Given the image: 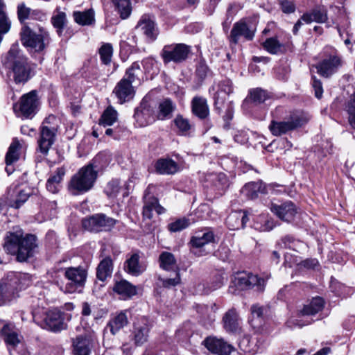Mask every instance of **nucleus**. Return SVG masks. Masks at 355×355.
I'll use <instances>...</instances> for the list:
<instances>
[{
  "mask_svg": "<svg viewBox=\"0 0 355 355\" xmlns=\"http://www.w3.org/2000/svg\"><path fill=\"white\" fill-rule=\"evenodd\" d=\"M143 217L146 219L153 218V211H155L159 215L164 214L166 209L159 205V200L154 196L146 193L144 197Z\"/></svg>",
  "mask_w": 355,
  "mask_h": 355,
  "instance_id": "obj_21",
  "label": "nucleus"
},
{
  "mask_svg": "<svg viewBox=\"0 0 355 355\" xmlns=\"http://www.w3.org/2000/svg\"><path fill=\"white\" fill-rule=\"evenodd\" d=\"M190 220L186 218H178L168 225V230L171 232L182 231L189 227Z\"/></svg>",
  "mask_w": 355,
  "mask_h": 355,
  "instance_id": "obj_54",
  "label": "nucleus"
},
{
  "mask_svg": "<svg viewBox=\"0 0 355 355\" xmlns=\"http://www.w3.org/2000/svg\"><path fill=\"white\" fill-rule=\"evenodd\" d=\"M271 211L279 219L286 222H291L297 213V208L291 201H287L280 205L272 203Z\"/></svg>",
  "mask_w": 355,
  "mask_h": 355,
  "instance_id": "obj_16",
  "label": "nucleus"
},
{
  "mask_svg": "<svg viewBox=\"0 0 355 355\" xmlns=\"http://www.w3.org/2000/svg\"><path fill=\"white\" fill-rule=\"evenodd\" d=\"M116 224V220L103 214H95L82 221L83 228L89 232L110 231Z\"/></svg>",
  "mask_w": 355,
  "mask_h": 355,
  "instance_id": "obj_10",
  "label": "nucleus"
},
{
  "mask_svg": "<svg viewBox=\"0 0 355 355\" xmlns=\"http://www.w3.org/2000/svg\"><path fill=\"white\" fill-rule=\"evenodd\" d=\"M65 172L64 168L59 167L51 174L46 183V187L50 192L56 193L59 191L61 187L60 183L65 175Z\"/></svg>",
  "mask_w": 355,
  "mask_h": 355,
  "instance_id": "obj_30",
  "label": "nucleus"
},
{
  "mask_svg": "<svg viewBox=\"0 0 355 355\" xmlns=\"http://www.w3.org/2000/svg\"><path fill=\"white\" fill-rule=\"evenodd\" d=\"M141 73V69L139 64L135 62L132 65L126 69L125 73L123 78H125L131 85L133 83H140L139 76Z\"/></svg>",
  "mask_w": 355,
  "mask_h": 355,
  "instance_id": "obj_46",
  "label": "nucleus"
},
{
  "mask_svg": "<svg viewBox=\"0 0 355 355\" xmlns=\"http://www.w3.org/2000/svg\"><path fill=\"white\" fill-rule=\"evenodd\" d=\"M211 180L214 186L218 190H224L228 186V180L224 173L214 174L211 175Z\"/></svg>",
  "mask_w": 355,
  "mask_h": 355,
  "instance_id": "obj_57",
  "label": "nucleus"
},
{
  "mask_svg": "<svg viewBox=\"0 0 355 355\" xmlns=\"http://www.w3.org/2000/svg\"><path fill=\"white\" fill-rule=\"evenodd\" d=\"M155 171L161 175H173L179 170L178 164L172 159H159L155 165Z\"/></svg>",
  "mask_w": 355,
  "mask_h": 355,
  "instance_id": "obj_31",
  "label": "nucleus"
},
{
  "mask_svg": "<svg viewBox=\"0 0 355 355\" xmlns=\"http://www.w3.org/2000/svg\"><path fill=\"white\" fill-rule=\"evenodd\" d=\"M11 28V21L6 12V4L4 0H0V43L5 34L9 32Z\"/></svg>",
  "mask_w": 355,
  "mask_h": 355,
  "instance_id": "obj_35",
  "label": "nucleus"
},
{
  "mask_svg": "<svg viewBox=\"0 0 355 355\" xmlns=\"http://www.w3.org/2000/svg\"><path fill=\"white\" fill-rule=\"evenodd\" d=\"M343 60L337 53L323 59L316 65L317 72L322 76L328 78L335 73L342 66Z\"/></svg>",
  "mask_w": 355,
  "mask_h": 355,
  "instance_id": "obj_13",
  "label": "nucleus"
},
{
  "mask_svg": "<svg viewBox=\"0 0 355 355\" xmlns=\"http://www.w3.org/2000/svg\"><path fill=\"white\" fill-rule=\"evenodd\" d=\"M175 105L169 98H166L159 105V117L160 119H164L168 117L174 111Z\"/></svg>",
  "mask_w": 355,
  "mask_h": 355,
  "instance_id": "obj_52",
  "label": "nucleus"
},
{
  "mask_svg": "<svg viewBox=\"0 0 355 355\" xmlns=\"http://www.w3.org/2000/svg\"><path fill=\"white\" fill-rule=\"evenodd\" d=\"M64 314L58 309H50L46 313V327L53 333H59L67 329Z\"/></svg>",
  "mask_w": 355,
  "mask_h": 355,
  "instance_id": "obj_14",
  "label": "nucleus"
},
{
  "mask_svg": "<svg viewBox=\"0 0 355 355\" xmlns=\"http://www.w3.org/2000/svg\"><path fill=\"white\" fill-rule=\"evenodd\" d=\"M233 92L232 83L230 79L224 78L218 83V92L215 96V106L216 109H221L220 104L223 103V101L220 98V94L223 92L224 94L229 95Z\"/></svg>",
  "mask_w": 355,
  "mask_h": 355,
  "instance_id": "obj_41",
  "label": "nucleus"
},
{
  "mask_svg": "<svg viewBox=\"0 0 355 355\" xmlns=\"http://www.w3.org/2000/svg\"><path fill=\"white\" fill-rule=\"evenodd\" d=\"M134 119L139 127H146L155 121L153 107L145 98L135 108Z\"/></svg>",
  "mask_w": 355,
  "mask_h": 355,
  "instance_id": "obj_11",
  "label": "nucleus"
},
{
  "mask_svg": "<svg viewBox=\"0 0 355 355\" xmlns=\"http://www.w3.org/2000/svg\"><path fill=\"white\" fill-rule=\"evenodd\" d=\"M149 329L146 324H135V340L137 345H141L147 340Z\"/></svg>",
  "mask_w": 355,
  "mask_h": 355,
  "instance_id": "obj_49",
  "label": "nucleus"
},
{
  "mask_svg": "<svg viewBox=\"0 0 355 355\" xmlns=\"http://www.w3.org/2000/svg\"><path fill=\"white\" fill-rule=\"evenodd\" d=\"M174 124L178 130V135L182 136L189 135L193 128V125L189 120L182 115H177L173 120Z\"/></svg>",
  "mask_w": 355,
  "mask_h": 355,
  "instance_id": "obj_45",
  "label": "nucleus"
},
{
  "mask_svg": "<svg viewBox=\"0 0 355 355\" xmlns=\"http://www.w3.org/2000/svg\"><path fill=\"white\" fill-rule=\"evenodd\" d=\"M140 252L137 250L127 256V259L124 262L123 269L128 274L138 277L146 270V267L140 261Z\"/></svg>",
  "mask_w": 355,
  "mask_h": 355,
  "instance_id": "obj_19",
  "label": "nucleus"
},
{
  "mask_svg": "<svg viewBox=\"0 0 355 355\" xmlns=\"http://www.w3.org/2000/svg\"><path fill=\"white\" fill-rule=\"evenodd\" d=\"M74 21L81 26H89L95 22L94 11L88 9L83 12L75 11L73 13Z\"/></svg>",
  "mask_w": 355,
  "mask_h": 355,
  "instance_id": "obj_38",
  "label": "nucleus"
},
{
  "mask_svg": "<svg viewBox=\"0 0 355 355\" xmlns=\"http://www.w3.org/2000/svg\"><path fill=\"white\" fill-rule=\"evenodd\" d=\"M128 318L127 311H121L114 315L107 324L105 330L109 329L112 335H116L121 329L127 326Z\"/></svg>",
  "mask_w": 355,
  "mask_h": 355,
  "instance_id": "obj_26",
  "label": "nucleus"
},
{
  "mask_svg": "<svg viewBox=\"0 0 355 355\" xmlns=\"http://www.w3.org/2000/svg\"><path fill=\"white\" fill-rule=\"evenodd\" d=\"M263 48L270 54H280L285 51L284 45L277 37H270L263 43Z\"/></svg>",
  "mask_w": 355,
  "mask_h": 355,
  "instance_id": "obj_44",
  "label": "nucleus"
},
{
  "mask_svg": "<svg viewBox=\"0 0 355 355\" xmlns=\"http://www.w3.org/2000/svg\"><path fill=\"white\" fill-rule=\"evenodd\" d=\"M312 86L315 92V97L320 98L323 94L322 85L321 81L314 76L312 77Z\"/></svg>",
  "mask_w": 355,
  "mask_h": 355,
  "instance_id": "obj_64",
  "label": "nucleus"
},
{
  "mask_svg": "<svg viewBox=\"0 0 355 355\" xmlns=\"http://www.w3.org/2000/svg\"><path fill=\"white\" fill-rule=\"evenodd\" d=\"M203 343L209 352L218 355H225L231 351V345L222 339L208 337L203 341Z\"/></svg>",
  "mask_w": 355,
  "mask_h": 355,
  "instance_id": "obj_24",
  "label": "nucleus"
},
{
  "mask_svg": "<svg viewBox=\"0 0 355 355\" xmlns=\"http://www.w3.org/2000/svg\"><path fill=\"white\" fill-rule=\"evenodd\" d=\"M192 113L200 119H206L209 115V108L207 101L202 96H195L191 103Z\"/></svg>",
  "mask_w": 355,
  "mask_h": 355,
  "instance_id": "obj_28",
  "label": "nucleus"
},
{
  "mask_svg": "<svg viewBox=\"0 0 355 355\" xmlns=\"http://www.w3.org/2000/svg\"><path fill=\"white\" fill-rule=\"evenodd\" d=\"M113 291L123 300L130 299L137 293V287L125 279L116 281L113 286Z\"/></svg>",
  "mask_w": 355,
  "mask_h": 355,
  "instance_id": "obj_29",
  "label": "nucleus"
},
{
  "mask_svg": "<svg viewBox=\"0 0 355 355\" xmlns=\"http://www.w3.org/2000/svg\"><path fill=\"white\" fill-rule=\"evenodd\" d=\"M36 247V236L33 234L24 236L23 230L19 227L7 233L3 244L4 250L8 254L16 255L19 262L27 261L32 257Z\"/></svg>",
  "mask_w": 355,
  "mask_h": 355,
  "instance_id": "obj_1",
  "label": "nucleus"
},
{
  "mask_svg": "<svg viewBox=\"0 0 355 355\" xmlns=\"http://www.w3.org/2000/svg\"><path fill=\"white\" fill-rule=\"evenodd\" d=\"M137 28L139 29L151 41L155 40L159 33L155 22L146 15H143L138 21Z\"/></svg>",
  "mask_w": 355,
  "mask_h": 355,
  "instance_id": "obj_23",
  "label": "nucleus"
},
{
  "mask_svg": "<svg viewBox=\"0 0 355 355\" xmlns=\"http://www.w3.org/2000/svg\"><path fill=\"white\" fill-rule=\"evenodd\" d=\"M265 309L263 306L258 304H253L250 308V312L252 315V322H254V320H257L259 323L261 324L264 315Z\"/></svg>",
  "mask_w": 355,
  "mask_h": 355,
  "instance_id": "obj_59",
  "label": "nucleus"
},
{
  "mask_svg": "<svg viewBox=\"0 0 355 355\" xmlns=\"http://www.w3.org/2000/svg\"><path fill=\"white\" fill-rule=\"evenodd\" d=\"M234 220H241V227L244 228L249 220V218L245 211L232 213L228 216L226 220V223L230 230L239 229V225L232 224Z\"/></svg>",
  "mask_w": 355,
  "mask_h": 355,
  "instance_id": "obj_43",
  "label": "nucleus"
},
{
  "mask_svg": "<svg viewBox=\"0 0 355 355\" xmlns=\"http://www.w3.org/2000/svg\"><path fill=\"white\" fill-rule=\"evenodd\" d=\"M269 98L268 92L261 88L252 89L249 93V99L257 105L264 103Z\"/></svg>",
  "mask_w": 355,
  "mask_h": 355,
  "instance_id": "obj_48",
  "label": "nucleus"
},
{
  "mask_svg": "<svg viewBox=\"0 0 355 355\" xmlns=\"http://www.w3.org/2000/svg\"><path fill=\"white\" fill-rule=\"evenodd\" d=\"M214 241V233L208 230L196 233L191 238L189 244L193 248V252L198 256L206 255L208 252L203 248L207 244Z\"/></svg>",
  "mask_w": 355,
  "mask_h": 355,
  "instance_id": "obj_12",
  "label": "nucleus"
},
{
  "mask_svg": "<svg viewBox=\"0 0 355 355\" xmlns=\"http://www.w3.org/2000/svg\"><path fill=\"white\" fill-rule=\"evenodd\" d=\"M113 94L116 96L120 104H123L133 98L135 91L125 78H122L115 86Z\"/></svg>",
  "mask_w": 355,
  "mask_h": 355,
  "instance_id": "obj_20",
  "label": "nucleus"
},
{
  "mask_svg": "<svg viewBox=\"0 0 355 355\" xmlns=\"http://www.w3.org/2000/svg\"><path fill=\"white\" fill-rule=\"evenodd\" d=\"M191 52V47L183 43L165 45L162 51L161 57L164 64L171 62L181 63L185 61Z\"/></svg>",
  "mask_w": 355,
  "mask_h": 355,
  "instance_id": "obj_8",
  "label": "nucleus"
},
{
  "mask_svg": "<svg viewBox=\"0 0 355 355\" xmlns=\"http://www.w3.org/2000/svg\"><path fill=\"white\" fill-rule=\"evenodd\" d=\"M282 243L286 248L291 249L294 251H297L298 246L302 244L300 241L295 240L290 236L283 238Z\"/></svg>",
  "mask_w": 355,
  "mask_h": 355,
  "instance_id": "obj_61",
  "label": "nucleus"
},
{
  "mask_svg": "<svg viewBox=\"0 0 355 355\" xmlns=\"http://www.w3.org/2000/svg\"><path fill=\"white\" fill-rule=\"evenodd\" d=\"M112 2L122 19H127L130 15L132 7L130 0H113Z\"/></svg>",
  "mask_w": 355,
  "mask_h": 355,
  "instance_id": "obj_47",
  "label": "nucleus"
},
{
  "mask_svg": "<svg viewBox=\"0 0 355 355\" xmlns=\"http://www.w3.org/2000/svg\"><path fill=\"white\" fill-rule=\"evenodd\" d=\"M21 144L17 138H14L6 155V164H13L19 159Z\"/></svg>",
  "mask_w": 355,
  "mask_h": 355,
  "instance_id": "obj_39",
  "label": "nucleus"
},
{
  "mask_svg": "<svg viewBox=\"0 0 355 355\" xmlns=\"http://www.w3.org/2000/svg\"><path fill=\"white\" fill-rule=\"evenodd\" d=\"M57 133V126L49 128L46 126V141H48V146H51L55 141Z\"/></svg>",
  "mask_w": 355,
  "mask_h": 355,
  "instance_id": "obj_63",
  "label": "nucleus"
},
{
  "mask_svg": "<svg viewBox=\"0 0 355 355\" xmlns=\"http://www.w3.org/2000/svg\"><path fill=\"white\" fill-rule=\"evenodd\" d=\"M159 266L165 270H179L174 255L168 252H163L159 257Z\"/></svg>",
  "mask_w": 355,
  "mask_h": 355,
  "instance_id": "obj_42",
  "label": "nucleus"
},
{
  "mask_svg": "<svg viewBox=\"0 0 355 355\" xmlns=\"http://www.w3.org/2000/svg\"><path fill=\"white\" fill-rule=\"evenodd\" d=\"M241 191L248 198L254 199L259 193H265L266 187L262 182H252L245 184Z\"/></svg>",
  "mask_w": 355,
  "mask_h": 355,
  "instance_id": "obj_32",
  "label": "nucleus"
},
{
  "mask_svg": "<svg viewBox=\"0 0 355 355\" xmlns=\"http://www.w3.org/2000/svg\"><path fill=\"white\" fill-rule=\"evenodd\" d=\"M94 164L82 167L73 175L69 183L68 189L73 195H79L89 191L94 186L98 173Z\"/></svg>",
  "mask_w": 355,
  "mask_h": 355,
  "instance_id": "obj_5",
  "label": "nucleus"
},
{
  "mask_svg": "<svg viewBox=\"0 0 355 355\" xmlns=\"http://www.w3.org/2000/svg\"><path fill=\"white\" fill-rule=\"evenodd\" d=\"M31 283L28 273L9 272L0 279V306L9 304L19 297V293Z\"/></svg>",
  "mask_w": 355,
  "mask_h": 355,
  "instance_id": "obj_3",
  "label": "nucleus"
},
{
  "mask_svg": "<svg viewBox=\"0 0 355 355\" xmlns=\"http://www.w3.org/2000/svg\"><path fill=\"white\" fill-rule=\"evenodd\" d=\"M268 129L271 134L276 137H279L293 131L286 118L284 121L272 120Z\"/></svg>",
  "mask_w": 355,
  "mask_h": 355,
  "instance_id": "obj_36",
  "label": "nucleus"
},
{
  "mask_svg": "<svg viewBox=\"0 0 355 355\" xmlns=\"http://www.w3.org/2000/svg\"><path fill=\"white\" fill-rule=\"evenodd\" d=\"M31 193L30 188L27 187L24 188L15 187L10 189L8 191L6 203L10 207L19 209L27 201Z\"/></svg>",
  "mask_w": 355,
  "mask_h": 355,
  "instance_id": "obj_15",
  "label": "nucleus"
},
{
  "mask_svg": "<svg viewBox=\"0 0 355 355\" xmlns=\"http://www.w3.org/2000/svg\"><path fill=\"white\" fill-rule=\"evenodd\" d=\"M64 275L68 280L64 286V293H80L83 291L87 275V271L83 268H67L65 270Z\"/></svg>",
  "mask_w": 355,
  "mask_h": 355,
  "instance_id": "obj_7",
  "label": "nucleus"
},
{
  "mask_svg": "<svg viewBox=\"0 0 355 355\" xmlns=\"http://www.w3.org/2000/svg\"><path fill=\"white\" fill-rule=\"evenodd\" d=\"M324 304L325 302L322 297H313L303 306L299 315L301 316H314L323 310Z\"/></svg>",
  "mask_w": 355,
  "mask_h": 355,
  "instance_id": "obj_27",
  "label": "nucleus"
},
{
  "mask_svg": "<svg viewBox=\"0 0 355 355\" xmlns=\"http://www.w3.org/2000/svg\"><path fill=\"white\" fill-rule=\"evenodd\" d=\"M31 10L32 9L24 2H20L17 6L18 20L21 24H24L20 33L21 41L24 46L41 51L44 49L43 35L33 33L31 28L25 24V21L30 18Z\"/></svg>",
  "mask_w": 355,
  "mask_h": 355,
  "instance_id": "obj_4",
  "label": "nucleus"
},
{
  "mask_svg": "<svg viewBox=\"0 0 355 355\" xmlns=\"http://www.w3.org/2000/svg\"><path fill=\"white\" fill-rule=\"evenodd\" d=\"M121 188V182L119 180H112L107 183L105 192L110 198H115L119 193Z\"/></svg>",
  "mask_w": 355,
  "mask_h": 355,
  "instance_id": "obj_55",
  "label": "nucleus"
},
{
  "mask_svg": "<svg viewBox=\"0 0 355 355\" xmlns=\"http://www.w3.org/2000/svg\"><path fill=\"white\" fill-rule=\"evenodd\" d=\"M279 4L282 11L285 14H291L295 12L296 6L291 0H279Z\"/></svg>",
  "mask_w": 355,
  "mask_h": 355,
  "instance_id": "obj_60",
  "label": "nucleus"
},
{
  "mask_svg": "<svg viewBox=\"0 0 355 355\" xmlns=\"http://www.w3.org/2000/svg\"><path fill=\"white\" fill-rule=\"evenodd\" d=\"M33 319L35 324L42 329L44 328V307L34 308L32 311Z\"/></svg>",
  "mask_w": 355,
  "mask_h": 355,
  "instance_id": "obj_58",
  "label": "nucleus"
},
{
  "mask_svg": "<svg viewBox=\"0 0 355 355\" xmlns=\"http://www.w3.org/2000/svg\"><path fill=\"white\" fill-rule=\"evenodd\" d=\"M347 112L349 115L348 120L350 125L355 130V92L351 96L347 105Z\"/></svg>",
  "mask_w": 355,
  "mask_h": 355,
  "instance_id": "obj_56",
  "label": "nucleus"
},
{
  "mask_svg": "<svg viewBox=\"0 0 355 355\" xmlns=\"http://www.w3.org/2000/svg\"><path fill=\"white\" fill-rule=\"evenodd\" d=\"M40 106L37 92L32 90L20 98L19 102L13 105V110L17 116L28 119L36 114Z\"/></svg>",
  "mask_w": 355,
  "mask_h": 355,
  "instance_id": "obj_6",
  "label": "nucleus"
},
{
  "mask_svg": "<svg viewBox=\"0 0 355 355\" xmlns=\"http://www.w3.org/2000/svg\"><path fill=\"white\" fill-rule=\"evenodd\" d=\"M4 340L8 346L10 355H27L26 351L21 346L20 351L17 349L19 347V339L17 333L13 332L4 337Z\"/></svg>",
  "mask_w": 355,
  "mask_h": 355,
  "instance_id": "obj_40",
  "label": "nucleus"
},
{
  "mask_svg": "<svg viewBox=\"0 0 355 355\" xmlns=\"http://www.w3.org/2000/svg\"><path fill=\"white\" fill-rule=\"evenodd\" d=\"M254 36V31L250 29L245 21L240 20L234 24L229 40L230 42L236 44L241 37H243L246 40H252Z\"/></svg>",
  "mask_w": 355,
  "mask_h": 355,
  "instance_id": "obj_18",
  "label": "nucleus"
},
{
  "mask_svg": "<svg viewBox=\"0 0 355 355\" xmlns=\"http://www.w3.org/2000/svg\"><path fill=\"white\" fill-rule=\"evenodd\" d=\"M117 119V112L111 106L107 107L103 112L101 119L100 124L106 125H112Z\"/></svg>",
  "mask_w": 355,
  "mask_h": 355,
  "instance_id": "obj_51",
  "label": "nucleus"
},
{
  "mask_svg": "<svg viewBox=\"0 0 355 355\" xmlns=\"http://www.w3.org/2000/svg\"><path fill=\"white\" fill-rule=\"evenodd\" d=\"M3 64L12 73L16 84H24L31 78V67L28 58L17 44L11 46L6 55Z\"/></svg>",
  "mask_w": 355,
  "mask_h": 355,
  "instance_id": "obj_2",
  "label": "nucleus"
},
{
  "mask_svg": "<svg viewBox=\"0 0 355 355\" xmlns=\"http://www.w3.org/2000/svg\"><path fill=\"white\" fill-rule=\"evenodd\" d=\"M94 339L89 334L79 335L72 340L73 355H90Z\"/></svg>",
  "mask_w": 355,
  "mask_h": 355,
  "instance_id": "obj_17",
  "label": "nucleus"
},
{
  "mask_svg": "<svg viewBox=\"0 0 355 355\" xmlns=\"http://www.w3.org/2000/svg\"><path fill=\"white\" fill-rule=\"evenodd\" d=\"M233 283L239 289L255 288L259 293L263 292L266 287V280L264 279L245 272H238L234 277Z\"/></svg>",
  "mask_w": 355,
  "mask_h": 355,
  "instance_id": "obj_9",
  "label": "nucleus"
},
{
  "mask_svg": "<svg viewBox=\"0 0 355 355\" xmlns=\"http://www.w3.org/2000/svg\"><path fill=\"white\" fill-rule=\"evenodd\" d=\"M101 60L104 64H108L111 62L113 53V48L111 44L106 43L99 49Z\"/></svg>",
  "mask_w": 355,
  "mask_h": 355,
  "instance_id": "obj_53",
  "label": "nucleus"
},
{
  "mask_svg": "<svg viewBox=\"0 0 355 355\" xmlns=\"http://www.w3.org/2000/svg\"><path fill=\"white\" fill-rule=\"evenodd\" d=\"M301 19L306 24L315 22L324 24L328 21L327 9L324 6H316L301 16Z\"/></svg>",
  "mask_w": 355,
  "mask_h": 355,
  "instance_id": "obj_22",
  "label": "nucleus"
},
{
  "mask_svg": "<svg viewBox=\"0 0 355 355\" xmlns=\"http://www.w3.org/2000/svg\"><path fill=\"white\" fill-rule=\"evenodd\" d=\"M224 328L227 331L234 332L239 327L238 314L235 309L227 311L223 318Z\"/></svg>",
  "mask_w": 355,
  "mask_h": 355,
  "instance_id": "obj_37",
  "label": "nucleus"
},
{
  "mask_svg": "<svg viewBox=\"0 0 355 355\" xmlns=\"http://www.w3.org/2000/svg\"><path fill=\"white\" fill-rule=\"evenodd\" d=\"M180 284V276L179 270H175V276L173 278H166L162 279V285L164 287L170 288Z\"/></svg>",
  "mask_w": 355,
  "mask_h": 355,
  "instance_id": "obj_62",
  "label": "nucleus"
},
{
  "mask_svg": "<svg viewBox=\"0 0 355 355\" xmlns=\"http://www.w3.org/2000/svg\"><path fill=\"white\" fill-rule=\"evenodd\" d=\"M113 271V261L110 257L103 258L99 263L96 269L97 278L104 282L112 275Z\"/></svg>",
  "mask_w": 355,
  "mask_h": 355,
  "instance_id": "obj_33",
  "label": "nucleus"
},
{
  "mask_svg": "<svg viewBox=\"0 0 355 355\" xmlns=\"http://www.w3.org/2000/svg\"><path fill=\"white\" fill-rule=\"evenodd\" d=\"M51 23L58 35L61 36L67 24L66 14L64 12H58L52 17Z\"/></svg>",
  "mask_w": 355,
  "mask_h": 355,
  "instance_id": "obj_50",
  "label": "nucleus"
},
{
  "mask_svg": "<svg viewBox=\"0 0 355 355\" xmlns=\"http://www.w3.org/2000/svg\"><path fill=\"white\" fill-rule=\"evenodd\" d=\"M286 119L293 131L307 124L311 119V115L304 110H297L291 112Z\"/></svg>",
  "mask_w": 355,
  "mask_h": 355,
  "instance_id": "obj_25",
  "label": "nucleus"
},
{
  "mask_svg": "<svg viewBox=\"0 0 355 355\" xmlns=\"http://www.w3.org/2000/svg\"><path fill=\"white\" fill-rule=\"evenodd\" d=\"M44 123L42 122L40 126V137L37 140L38 147L35 153V165L38 170H42L43 161L44 159Z\"/></svg>",
  "mask_w": 355,
  "mask_h": 355,
  "instance_id": "obj_34",
  "label": "nucleus"
}]
</instances>
